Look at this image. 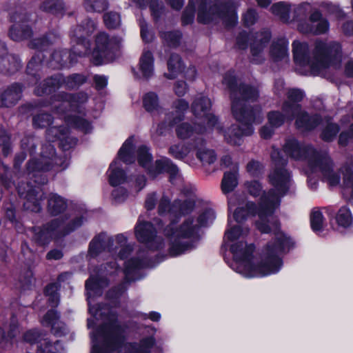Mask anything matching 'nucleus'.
Segmentation results:
<instances>
[{
  "label": "nucleus",
  "mask_w": 353,
  "mask_h": 353,
  "mask_svg": "<svg viewBox=\"0 0 353 353\" xmlns=\"http://www.w3.org/2000/svg\"><path fill=\"white\" fill-rule=\"evenodd\" d=\"M343 174V188L350 190L353 196V171L350 166L345 165L341 170Z\"/></svg>",
  "instance_id": "43"
},
{
  "label": "nucleus",
  "mask_w": 353,
  "mask_h": 353,
  "mask_svg": "<svg viewBox=\"0 0 353 353\" xmlns=\"http://www.w3.org/2000/svg\"><path fill=\"white\" fill-rule=\"evenodd\" d=\"M168 72L165 76L170 79L175 78L179 73L183 71V65L180 57L177 54H172L168 61Z\"/></svg>",
  "instance_id": "32"
},
{
  "label": "nucleus",
  "mask_w": 353,
  "mask_h": 353,
  "mask_svg": "<svg viewBox=\"0 0 353 353\" xmlns=\"http://www.w3.org/2000/svg\"><path fill=\"white\" fill-rule=\"evenodd\" d=\"M24 340L28 343H33L34 342H38L40 343L39 346L42 351L45 353H55L54 350H58L57 346L59 345L58 342L54 344V345H50L48 341L46 339H40L38 341V339L40 337L38 332L37 330H29L26 332L23 336Z\"/></svg>",
  "instance_id": "27"
},
{
  "label": "nucleus",
  "mask_w": 353,
  "mask_h": 353,
  "mask_svg": "<svg viewBox=\"0 0 353 353\" xmlns=\"http://www.w3.org/2000/svg\"><path fill=\"white\" fill-rule=\"evenodd\" d=\"M66 207L65 201L61 196L52 194L48 199V210L53 215H58L63 212Z\"/></svg>",
  "instance_id": "37"
},
{
  "label": "nucleus",
  "mask_w": 353,
  "mask_h": 353,
  "mask_svg": "<svg viewBox=\"0 0 353 353\" xmlns=\"http://www.w3.org/2000/svg\"><path fill=\"white\" fill-rule=\"evenodd\" d=\"M336 221L339 227L348 228L352 225L353 217L350 209L343 206L341 207L336 216Z\"/></svg>",
  "instance_id": "36"
},
{
  "label": "nucleus",
  "mask_w": 353,
  "mask_h": 353,
  "mask_svg": "<svg viewBox=\"0 0 353 353\" xmlns=\"http://www.w3.org/2000/svg\"><path fill=\"white\" fill-rule=\"evenodd\" d=\"M196 157L203 165L213 163L216 159L214 151L208 149L198 151Z\"/></svg>",
  "instance_id": "47"
},
{
  "label": "nucleus",
  "mask_w": 353,
  "mask_h": 353,
  "mask_svg": "<svg viewBox=\"0 0 353 353\" xmlns=\"http://www.w3.org/2000/svg\"><path fill=\"white\" fill-rule=\"evenodd\" d=\"M105 250L112 254L117 253V257L123 260L127 257L131 248L127 245V238L122 234L110 237L105 233H101L90 242L89 254L91 256H96Z\"/></svg>",
  "instance_id": "8"
},
{
  "label": "nucleus",
  "mask_w": 353,
  "mask_h": 353,
  "mask_svg": "<svg viewBox=\"0 0 353 353\" xmlns=\"http://www.w3.org/2000/svg\"><path fill=\"white\" fill-rule=\"evenodd\" d=\"M106 279L94 277L92 274L85 283L89 312L92 318L88 319V327H93L99 318H104L103 325L90 334L92 349L91 353H107L119 347L124 338L125 329L117 321L115 314L107 306H95L92 301L95 296L102 294V289L107 286Z\"/></svg>",
  "instance_id": "3"
},
{
  "label": "nucleus",
  "mask_w": 353,
  "mask_h": 353,
  "mask_svg": "<svg viewBox=\"0 0 353 353\" xmlns=\"http://www.w3.org/2000/svg\"><path fill=\"white\" fill-rule=\"evenodd\" d=\"M49 168L50 167L48 165L46 164L43 165L41 163L37 162L34 160L30 161L28 165V170L30 172H34L37 170H48Z\"/></svg>",
  "instance_id": "62"
},
{
  "label": "nucleus",
  "mask_w": 353,
  "mask_h": 353,
  "mask_svg": "<svg viewBox=\"0 0 353 353\" xmlns=\"http://www.w3.org/2000/svg\"><path fill=\"white\" fill-rule=\"evenodd\" d=\"M194 17V5L192 3V0H190L188 6L184 11L182 16V23L184 25L192 23Z\"/></svg>",
  "instance_id": "55"
},
{
  "label": "nucleus",
  "mask_w": 353,
  "mask_h": 353,
  "mask_svg": "<svg viewBox=\"0 0 353 353\" xmlns=\"http://www.w3.org/2000/svg\"><path fill=\"white\" fill-rule=\"evenodd\" d=\"M19 25L13 26L10 30V37L14 41H19L23 39L29 38L32 34V31L28 26H25L21 30Z\"/></svg>",
  "instance_id": "40"
},
{
  "label": "nucleus",
  "mask_w": 353,
  "mask_h": 353,
  "mask_svg": "<svg viewBox=\"0 0 353 353\" xmlns=\"http://www.w3.org/2000/svg\"><path fill=\"white\" fill-rule=\"evenodd\" d=\"M134 234L137 239L144 243L151 251H160L165 248V243L160 236L156 235V229L148 221L139 219L135 227Z\"/></svg>",
  "instance_id": "14"
},
{
  "label": "nucleus",
  "mask_w": 353,
  "mask_h": 353,
  "mask_svg": "<svg viewBox=\"0 0 353 353\" xmlns=\"http://www.w3.org/2000/svg\"><path fill=\"white\" fill-rule=\"evenodd\" d=\"M288 41L285 38H281L274 41L271 50L270 55L275 61L281 60H288Z\"/></svg>",
  "instance_id": "25"
},
{
  "label": "nucleus",
  "mask_w": 353,
  "mask_h": 353,
  "mask_svg": "<svg viewBox=\"0 0 353 353\" xmlns=\"http://www.w3.org/2000/svg\"><path fill=\"white\" fill-rule=\"evenodd\" d=\"M272 12L278 16L281 20L288 21L290 19V12L292 9L290 8L289 5L285 2H279L274 4L271 7Z\"/></svg>",
  "instance_id": "39"
},
{
  "label": "nucleus",
  "mask_w": 353,
  "mask_h": 353,
  "mask_svg": "<svg viewBox=\"0 0 353 353\" xmlns=\"http://www.w3.org/2000/svg\"><path fill=\"white\" fill-rule=\"evenodd\" d=\"M284 152L292 159L297 161L307 160L311 172H319L331 186L337 185L340 176L332 169V163L326 154L321 155L310 145L289 139L283 147Z\"/></svg>",
  "instance_id": "6"
},
{
  "label": "nucleus",
  "mask_w": 353,
  "mask_h": 353,
  "mask_svg": "<svg viewBox=\"0 0 353 353\" xmlns=\"http://www.w3.org/2000/svg\"><path fill=\"white\" fill-rule=\"evenodd\" d=\"M217 18H221L227 26H233L238 20L235 8L233 6L225 4L218 8L212 6L211 2L208 1H202L198 10V21L208 23Z\"/></svg>",
  "instance_id": "11"
},
{
  "label": "nucleus",
  "mask_w": 353,
  "mask_h": 353,
  "mask_svg": "<svg viewBox=\"0 0 353 353\" xmlns=\"http://www.w3.org/2000/svg\"><path fill=\"white\" fill-rule=\"evenodd\" d=\"M52 121V117L46 113H39L34 117L33 125L35 128H45L48 126Z\"/></svg>",
  "instance_id": "49"
},
{
  "label": "nucleus",
  "mask_w": 353,
  "mask_h": 353,
  "mask_svg": "<svg viewBox=\"0 0 353 353\" xmlns=\"http://www.w3.org/2000/svg\"><path fill=\"white\" fill-rule=\"evenodd\" d=\"M252 38H253V42L251 43V51L253 57H256L261 52L265 44L270 40V34L269 32L265 31L256 34L254 37L252 35Z\"/></svg>",
  "instance_id": "33"
},
{
  "label": "nucleus",
  "mask_w": 353,
  "mask_h": 353,
  "mask_svg": "<svg viewBox=\"0 0 353 353\" xmlns=\"http://www.w3.org/2000/svg\"><path fill=\"white\" fill-rule=\"evenodd\" d=\"M0 147L2 152L7 156L10 152V138L4 131L0 128Z\"/></svg>",
  "instance_id": "57"
},
{
  "label": "nucleus",
  "mask_w": 353,
  "mask_h": 353,
  "mask_svg": "<svg viewBox=\"0 0 353 353\" xmlns=\"http://www.w3.org/2000/svg\"><path fill=\"white\" fill-rule=\"evenodd\" d=\"M114 187L115 188L112 193L114 200L118 203L125 201L128 196V192L126 191L125 188L121 185Z\"/></svg>",
  "instance_id": "56"
},
{
  "label": "nucleus",
  "mask_w": 353,
  "mask_h": 353,
  "mask_svg": "<svg viewBox=\"0 0 353 353\" xmlns=\"http://www.w3.org/2000/svg\"><path fill=\"white\" fill-rule=\"evenodd\" d=\"M232 172H226L224 173L221 181V190L224 194H228L234 190L238 185V170L239 166L236 163L232 167Z\"/></svg>",
  "instance_id": "29"
},
{
  "label": "nucleus",
  "mask_w": 353,
  "mask_h": 353,
  "mask_svg": "<svg viewBox=\"0 0 353 353\" xmlns=\"http://www.w3.org/2000/svg\"><path fill=\"white\" fill-rule=\"evenodd\" d=\"M188 103L184 99H179L175 101L173 104L174 110L167 115L168 125H173L181 121L185 112L188 110Z\"/></svg>",
  "instance_id": "28"
},
{
  "label": "nucleus",
  "mask_w": 353,
  "mask_h": 353,
  "mask_svg": "<svg viewBox=\"0 0 353 353\" xmlns=\"http://www.w3.org/2000/svg\"><path fill=\"white\" fill-rule=\"evenodd\" d=\"M64 119L68 124L73 125L84 133H88L92 130L91 124L80 116L67 115Z\"/></svg>",
  "instance_id": "35"
},
{
  "label": "nucleus",
  "mask_w": 353,
  "mask_h": 353,
  "mask_svg": "<svg viewBox=\"0 0 353 353\" xmlns=\"http://www.w3.org/2000/svg\"><path fill=\"white\" fill-rule=\"evenodd\" d=\"M247 172L252 176H258L263 172V165L256 161H250L246 167Z\"/></svg>",
  "instance_id": "54"
},
{
  "label": "nucleus",
  "mask_w": 353,
  "mask_h": 353,
  "mask_svg": "<svg viewBox=\"0 0 353 353\" xmlns=\"http://www.w3.org/2000/svg\"><path fill=\"white\" fill-rule=\"evenodd\" d=\"M298 29L302 33L319 34L328 30L329 23L326 19L322 18L320 12L314 10L311 12L307 21L301 22L298 25Z\"/></svg>",
  "instance_id": "18"
},
{
  "label": "nucleus",
  "mask_w": 353,
  "mask_h": 353,
  "mask_svg": "<svg viewBox=\"0 0 353 353\" xmlns=\"http://www.w3.org/2000/svg\"><path fill=\"white\" fill-rule=\"evenodd\" d=\"M94 23L90 19H86L83 23L71 31L72 39L77 42V46L74 47L73 50L74 54H77L79 56H85L90 53L89 43L85 41V39L94 31Z\"/></svg>",
  "instance_id": "16"
},
{
  "label": "nucleus",
  "mask_w": 353,
  "mask_h": 353,
  "mask_svg": "<svg viewBox=\"0 0 353 353\" xmlns=\"http://www.w3.org/2000/svg\"><path fill=\"white\" fill-rule=\"evenodd\" d=\"M85 81V79L81 74H74L67 78L57 74L46 79L41 85H39L36 88L35 93L37 95L50 93L62 85L66 88L74 89L82 85Z\"/></svg>",
  "instance_id": "15"
},
{
  "label": "nucleus",
  "mask_w": 353,
  "mask_h": 353,
  "mask_svg": "<svg viewBox=\"0 0 353 353\" xmlns=\"http://www.w3.org/2000/svg\"><path fill=\"white\" fill-rule=\"evenodd\" d=\"M21 97V89L14 85L6 90L1 96V105L9 107L14 105Z\"/></svg>",
  "instance_id": "31"
},
{
  "label": "nucleus",
  "mask_w": 353,
  "mask_h": 353,
  "mask_svg": "<svg viewBox=\"0 0 353 353\" xmlns=\"http://www.w3.org/2000/svg\"><path fill=\"white\" fill-rule=\"evenodd\" d=\"M206 130L207 128L201 127L200 124H198V126L193 127L191 124L187 122L179 123L175 128L176 134L180 139L190 138L195 134L203 133Z\"/></svg>",
  "instance_id": "26"
},
{
  "label": "nucleus",
  "mask_w": 353,
  "mask_h": 353,
  "mask_svg": "<svg viewBox=\"0 0 353 353\" xmlns=\"http://www.w3.org/2000/svg\"><path fill=\"white\" fill-rule=\"evenodd\" d=\"M248 192L254 196H257L261 192V185L257 181H252L245 183Z\"/></svg>",
  "instance_id": "58"
},
{
  "label": "nucleus",
  "mask_w": 353,
  "mask_h": 353,
  "mask_svg": "<svg viewBox=\"0 0 353 353\" xmlns=\"http://www.w3.org/2000/svg\"><path fill=\"white\" fill-rule=\"evenodd\" d=\"M311 6L307 3L294 6L292 10L294 12V18L299 19L305 17L307 13L311 12Z\"/></svg>",
  "instance_id": "53"
},
{
  "label": "nucleus",
  "mask_w": 353,
  "mask_h": 353,
  "mask_svg": "<svg viewBox=\"0 0 353 353\" xmlns=\"http://www.w3.org/2000/svg\"><path fill=\"white\" fill-rule=\"evenodd\" d=\"M311 228L314 232L321 231L325 226V220L319 210H313L310 214Z\"/></svg>",
  "instance_id": "41"
},
{
  "label": "nucleus",
  "mask_w": 353,
  "mask_h": 353,
  "mask_svg": "<svg viewBox=\"0 0 353 353\" xmlns=\"http://www.w3.org/2000/svg\"><path fill=\"white\" fill-rule=\"evenodd\" d=\"M150 265L151 264L147 260L146 252L145 250H140L137 253V257H133L127 262H125L124 272L126 279L128 280H135V278L131 276L132 273L138 269L149 267Z\"/></svg>",
  "instance_id": "21"
},
{
  "label": "nucleus",
  "mask_w": 353,
  "mask_h": 353,
  "mask_svg": "<svg viewBox=\"0 0 353 353\" xmlns=\"http://www.w3.org/2000/svg\"><path fill=\"white\" fill-rule=\"evenodd\" d=\"M46 137L49 141H60V145L64 150H69L74 146L77 142V139L68 135V130L59 129L57 127H50L47 130Z\"/></svg>",
  "instance_id": "20"
},
{
  "label": "nucleus",
  "mask_w": 353,
  "mask_h": 353,
  "mask_svg": "<svg viewBox=\"0 0 353 353\" xmlns=\"http://www.w3.org/2000/svg\"><path fill=\"white\" fill-rule=\"evenodd\" d=\"M137 160L139 165L143 168L152 179L158 177L164 172H168L170 174V181L172 183L178 184L182 181L179 169L171 160L166 157H162L152 163V154L145 146H141L138 149Z\"/></svg>",
  "instance_id": "7"
},
{
  "label": "nucleus",
  "mask_w": 353,
  "mask_h": 353,
  "mask_svg": "<svg viewBox=\"0 0 353 353\" xmlns=\"http://www.w3.org/2000/svg\"><path fill=\"white\" fill-rule=\"evenodd\" d=\"M119 49L118 42L113 38L102 32L97 35L92 52V62L95 65H101L112 61L116 57Z\"/></svg>",
  "instance_id": "13"
},
{
  "label": "nucleus",
  "mask_w": 353,
  "mask_h": 353,
  "mask_svg": "<svg viewBox=\"0 0 353 353\" xmlns=\"http://www.w3.org/2000/svg\"><path fill=\"white\" fill-rule=\"evenodd\" d=\"M32 192H28L27 201L24 203V207L34 212H39L41 210V206L37 201H34L32 197Z\"/></svg>",
  "instance_id": "59"
},
{
  "label": "nucleus",
  "mask_w": 353,
  "mask_h": 353,
  "mask_svg": "<svg viewBox=\"0 0 353 353\" xmlns=\"http://www.w3.org/2000/svg\"><path fill=\"white\" fill-rule=\"evenodd\" d=\"M194 207L193 200L183 203L175 201L172 205L169 200L163 197L159 205L161 216H167L170 222L163 229V234L168 239V254L170 256H177L191 250L194 247V236L198 229L211 224L215 219V213L208 209L201 213L194 221L192 218H186L182 223L176 219L179 214L190 212Z\"/></svg>",
  "instance_id": "2"
},
{
  "label": "nucleus",
  "mask_w": 353,
  "mask_h": 353,
  "mask_svg": "<svg viewBox=\"0 0 353 353\" xmlns=\"http://www.w3.org/2000/svg\"><path fill=\"white\" fill-rule=\"evenodd\" d=\"M257 19V14L255 10L252 9L248 10L243 17V20L245 26H250L253 25Z\"/></svg>",
  "instance_id": "61"
},
{
  "label": "nucleus",
  "mask_w": 353,
  "mask_h": 353,
  "mask_svg": "<svg viewBox=\"0 0 353 353\" xmlns=\"http://www.w3.org/2000/svg\"><path fill=\"white\" fill-rule=\"evenodd\" d=\"M139 26L141 28V36L143 41L149 42L152 39V34L149 31L148 25L144 20H139Z\"/></svg>",
  "instance_id": "60"
},
{
  "label": "nucleus",
  "mask_w": 353,
  "mask_h": 353,
  "mask_svg": "<svg viewBox=\"0 0 353 353\" xmlns=\"http://www.w3.org/2000/svg\"><path fill=\"white\" fill-rule=\"evenodd\" d=\"M154 57L152 53L144 50L139 59V72H134L136 77L148 79L154 74Z\"/></svg>",
  "instance_id": "22"
},
{
  "label": "nucleus",
  "mask_w": 353,
  "mask_h": 353,
  "mask_svg": "<svg viewBox=\"0 0 353 353\" xmlns=\"http://www.w3.org/2000/svg\"><path fill=\"white\" fill-rule=\"evenodd\" d=\"M212 103L210 100L202 95L198 94L195 98L192 109L196 117L201 120V123H206L208 128H211L216 123V118L210 112Z\"/></svg>",
  "instance_id": "17"
},
{
  "label": "nucleus",
  "mask_w": 353,
  "mask_h": 353,
  "mask_svg": "<svg viewBox=\"0 0 353 353\" xmlns=\"http://www.w3.org/2000/svg\"><path fill=\"white\" fill-rule=\"evenodd\" d=\"M59 286L56 283L48 285L45 290V294L48 297V301L52 307H55L59 302V297L57 294Z\"/></svg>",
  "instance_id": "46"
},
{
  "label": "nucleus",
  "mask_w": 353,
  "mask_h": 353,
  "mask_svg": "<svg viewBox=\"0 0 353 353\" xmlns=\"http://www.w3.org/2000/svg\"><path fill=\"white\" fill-rule=\"evenodd\" d=\"M43 326H50L52 332L56 336H61L65 334V325L59 321L58 315L54 310H49L41 320Z\"/></svg>",
  "instance_id": "24"
},
{
  "label": "nucleus",
  "mask_w": 353,
  "mask_h": 353,
  "mask_svg": "<svg viewBox=\"0 0 353 353\" xmlns=\"http://www.w3.org/2000/svg\"><path fill=\"white\" fill-rule=\"evenodd\" d=\"M191 150V148L185 144H174L169 148V153L178 159H182L187 157Z\"/></svg>",
  "instance_id": "42"
},
{
  "label": "nucleus",
  "mask_w": 353,
  "mask_h": 353,
  "mask_svg": "<svg viewBox=\"0 0 353 353\" xmlns=\"http://www.w3.org/2000/svg\"><path fill=\"white\" fill-rule=\"evenodd\" d=\"M304 97L303 92L298 89H291L288 92V101L283 106V111L288 112V109L297 115L296 125L303 130H310L317 125L319 120L317 116L309 117L301 112L300 105L297 103Z\"/></svg>",
  "instance_id": "12"
},
{
  "label": "nucleus",
  "mask_w": 353,
  "mask_h": 353,
  "mask_svg": "<svg viewBox=\"0 0 353 353\" xmlns=\"http://www.w3.org/2000/svg\"><path fill=\"white\" fill-rule=\"evenodd\" d=\"M271 157L275 168L269 179L274 189L263 193L258 207L252 202H242L236 208L233 217L237 223L249 216L256 217V228L263 233L272 232L274 236L259 252H255L253 243L245 240L249 233L248 228L240 225L232 226L225 231L224 242L229 248L233 259L229 266L243 277L259 278L278 273L283 266L282 257L294 246L290 236L279 230V222L274 212L280 205V199L288 191L292 181L290 174L284 168L286 161L280 152L273 148Z\"/></svg>",
  "instance_id": "1"
},
{
  "label": "nucleus",
  "mask_w": 353,
  "mask_h": 353,
  "mask_svg": "<svg viewBox=\"0 0 353 353\" xmlns=\"http://www.w3.org/2000/svg\"><path fill=\"white\" fill-rule=\"evenodd\" d=\"M162 39L170 46H176L181 39L179 32H168L161 33Z\"/></svg>",
  "instance_id": "52"
},
{
  "label": "nucleus",
  "mask_w": 353,
  "mask_h": 353,
  "mask_svg": "<svg viewBox=\"0 0 353 353\" xmlns=\"http://www.w3.org/2000/svg\"><path fill=\"white\" fill-rule=\"evenodd\" d=\"M104 23L108 28H115L120 25L121 19L120 16L117 12L106 13L104 17Z\"/></svg>",
  "instance_id": "50"
},
{
  "label": "nucleus",
  "mask_w": 353,
  "mask_h": 353,
  "mask_svg": "<svg viewBox=\"0 0 353 353\" xmlns=\"http://www.w3.org/2000/svg\"><path fill=\"white\" fill-rule=\"evenodd\" d=\"M88 99V96L85 93H79L71 96L68 94H59L52 101V106L57 113L61 114L64 109L70 108L75 110L80 104L85 103Z\"/></svg>",
  "instance_id": "19"
},
{
  "label": "nucleus",
  "mask_w": 353,
  "mask_h": 353,
  "mask_svg": "<svg viewBox=\"0 0 353 353\" xmlns=\"http://www.w3.org/2000/svg\"><path fill=\"white\" fill-rule=\"evenodd\" d=\"M339 130L336 124L327 123L321 134L322 139L327 141L332 140L339 132Z\"/></svg>",
  "instance_id": "51"
},
{
  "label": "nucleus",
  "mask_w": 353,
  "mask_h": 353,
  "mask_svg": "<svg viewBox=\"0 0 353 353\" xmlns=\"http://www.w3.org/2000/svg\"><path fill=\"white\" fill-rule=\"evenodd\" d=\"M285 115H282L279 112H271L268 114L269 123L274 128L281 126L285 121H292L295 117H297L294 113L288 109V112L283 111Z\"/></svg>",
  "instance_id": "34"
},
{
  "label": "nucleus",
  "mask_w": 353,
  "mask_h": 353,
  "mask_svg": "<svg viewBox=\"0 0 353 353\" xmlns=\"http://www.w3.org/2000/svg\"><path fill=\"white\" fill-rule=\"evenodd\" d=\"M292 52L296 70L304 75H323L324 71L341 57V49L337 43L316 42L312 58L308 54L305 42L294 41Z\"/></svg>",
  "instance_id": "5"
},
{
  "label": "nucleus",
  "mask_w": 353,
  "mask_h": 353,
  "mask_svg": "<svg viewBox=\"0 0 353 353\" xmlns=\"http://www.w3.org/2000/svg\"><path fill=\"white\" fill-rule=\"evenodd\" d=\"M230 91L232 112L239 121V124L232 125L225 134V139L232 145H241L244 136L251 135L254 129L252 124H259L262 121L263 116L261 108L258 106L251 107L259 96L258 90L246 85L238 86L237 80L232 73L227 74L223 79Z\"/></svg>",
  "instance_id": "4"
},
{
  "label": "nucleus",
  "mask_w": 353,
  "mask_h": 353,
  "mask_svg": "<svg viewBox=\"0 0 353 353\" xmlns=\"http://www.w3.org/2000/svg\"><path fill=\"white\" fill-rule=\"evenodd\" d=\"M55 154L54 148L50 144L43 148L42 162L47 163L48 159H52Z\"/></svg>",
  "instance_id": "63"
},
{
  "label": "nucleus",
  "mask_w": 353,
  "mask_h": 353,
  "mask_svg": "<svg viewBox=\"0 0 353 353\" xmlns=\"http://www.w3.org/2000/svg\"><path fill=\"white\" fill-rule=\"evenodd\" d=\"M155 343L153 337H146L139 343H128L123 345L122 351L123 353H150L151 348Z\"/></svg>",
  "instance_id": "23"
},
{
  "label": "nucleus",
  "mask_w": 353,
  "mask_h": 353,
  "mask_svg": "<svg viewBox=\"0 0 353 353\" xmlns=\"http://www.w3.org/2000/svg\"><path fill=\"white\" fill-rule=\"evenodd\" d=\"M133 139H128L122 145L118 152V159L114 160L110 165L108 171L109 182L112 186L125 185L127 177L121 168L119 160L126 164H130L134 161L133 154Z\"/></svg>",
  "instance_id": "10"
},
{
  "label": "nucleus",
  "mask_w": 353,
  "mask_h": 353,
  "mask_svg": "<svg viewBox=\"0 0 353 353\" xmlns=\"http://www.w3.org/2000/svg\"><path fill=\"white\" fill-rule=\"evenodd\" d=\"M44 10L52 12L55 14H62L63 13L64 5L62 1H50L45 3L43 6Z\"/></svg>",
  "instance_id": "48"
},
{
  "label": "nucleus",
  "mask_w": 353,
  "mask_h": 353,
  "mask_svg": "<svg viewBox=\"0 0 353 353\" xmlns=\"http://www.w3.org/2000/svg\"><path fill=\"white\" fill-rule=\"evenodd\" d=\"M145 176L144 175H141L129 181L127 180L125 185L130 188L131 194H137L145 186Z\"/></svg>",
  "instance_id": "45"
},
{
  "label": "nucleus",
  "mask_w": 353,
  "mask_h": 353,
  "mask_svg": "<svg viewBox=\"0 0 353 353\" xmlns=\"http://www.w3.org/2000/svg\"><path fill=\"white\" fill-rule=\"evenodd\" d=\"M21 68L19 59L14 55L6 54L0 57V72L13 73Z\"/></svg>",
  "instance_id": "30"
},
{
  "label": "nucleus",
  "mask_w": 353,
  "mask_h": 353,
  "mask_svg": "<svg viewBox=\"0 0 353 353\" xmlns=\"http://www.w3.org/2000/svg\"><path fill=\"white\" fill-rule=\"evenodd\" d=\"M83 220V216L59 217L53 220L50 225L43 229L34 230V239L41 244H45L49 238H57L73 231L82 225Z\"/></svg>",
  "instance_id": "9"
},
{
  "label": "nucleus",
  "mask_w": 353,
  "mask_h": 353,
  "mask_svg": "<svg viewBox=\"0 0 353 353\" xmlns=\"http://www.w3.org/2000/svg\"><path fill=\"white\" fill-rule=\"evenodd\" d=\"M107 0H84V6L88 11L101 12L108 8Z\"/></svg>",
  "instance_id": "44"
},
{
  "label": "nucleus",
  "mask_w": 353,
  "mask_h": 353,
  "mask_svg": "<svg viewBox=\"0 0 353 353\" xmlns=\"http://www.w3.org/2000/svg\"><path fill=\"white\" fill-rule=\"evenodd\" d=\"M143 105L145 110L150 112H158L161 108L158 95L153 92L143 96Z\"/></svg>",
  "instance_id": "38"
},
{
  "label": "nucleus",
  "mask_w": 353,
  "mask_h": 353,
  "mask_svg": "<svg viewBox=\"0 0 353 353\" xmlns=\"http://www.w3.org/2000/svg\"><path fill=\"white\" fill-rule=\"evenodd\" d=\"M67 55V52L65 51H56L52 55V60L54 61L57 65H54V67H61L64 65L65 61L63 59V57Z\"/></svg>",
  "instance_id": "64"
}]
</instances>
